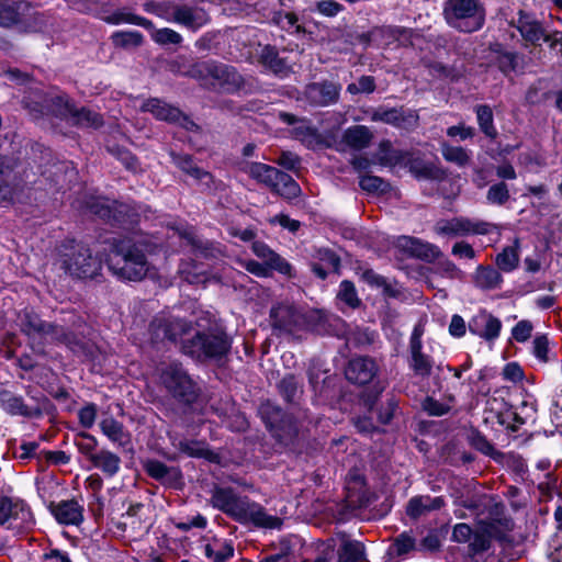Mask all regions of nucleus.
<instances>
[{"instance_id": "f257e3e1", "label": "nucleus", "mask_w": 562, "mask_h": 562, "mask_svg": "<svg viewBox=\"0 0 562 562\" xmlns=\"http://www.w3.org/2000/svg\"><path fill=\"white\" fill-rule=\"evenodd\" d=\"M30 114L37 119L52 113L80 127L98 128L102 125V116L86 106L78 108L66 94L32 92L23 100Z\"/></svg>"}, {"instance_id": "f03ea898", "label": "nucleus", "mask_w": 562, "mask_h": 562, "mask_svg": "<svg viewBox=\"0 0 562 562\" xmlns=\"http://www.w3.org/2000/svg\"><path fill=\"white\" fill-rule=\"evenodd\" d=\"M106 262L109 270L120 280L139 281L149 271L142 245L128 238L113 243Z\"/></svg>"}, {"instance_id": "7ed1b4c3", "label": "nucleus", "mask_w": 562, "mask_h": 562, "mask_svg": "<svg viewBox=\"0 0 562 562\" xmlns=\"http://www.w3.org/2000/svg\"><path fill=\"white\" fill-rule=\"evenodd\" d=\"M232 347V340L222 330L196 331L192 338L182 341V351L193 359L220 360Z\"/></svg>"}, {"instance_id": "20e7f679", "label": "nucleus", "mask_w": 562, "mask_h": 562, "mask_svg": "<svg viewBox=\"0 0 562 562\" xmlns=\"http://www.w3.org/2000/svg\"><path fill=\"white\" fill-rule=\"evenodd\" d=\"M159 379L167 392L183 404H192L199 396V387L180 362L164 363Z\"/></svg>"}, {"instance_id": "39448f33", "label": "nucleus", "mask_w": 562, "mask_h": 562, "mask_svg": "<svg viewBox=\"0 0 562 562\" xmlns=\"http://www.w3.org/2000/svg\"><path fill=\"white\" fill-rule=\"evenodd\" d=\"M443 13L450 26L467 33L480 30L485 20V10L479 0H447Z\"/></svg>"}, {"instance_id": "423d86ee", "label": "nucleus", "mask_w": 562, "mask_h": 562, "mask_svg": "<svg viewBox=\"0 0 562 562\" xmlns=\"http://www.w3.org/2000/svg\"><path fill=\"white\" fill-rule=\"evenodd\" d=\"M64 248L67 251L61 255V268L67 273L79 279H92L100 273L102 261L89 247L72 240Z\"/></svg>"}, {"instance_id": "0eeeda50", "label": "nucleus", "mask_w": 562, "mask_h": 562, "mask_svg": "<svg viewBox=\"0 0 562 562\" xmlns=\"http://www.w3.org/2000/svg\"><path fill=\"white\" fill-rule=\"evenodd\" d=\"M34 517L29 505L20 499L0 496V525L16 532L34 526Z\"/></svg>"}, {"instance_id": "6e6552de", "label": "nucleus", "mask_w": 562, "mask_h": 562, "mask_svg": "<svg viewBox=\"0 0 562 562\" xmlns=\"http://www.w3.org/2000/svg\"><path fill=\"white\" fill-rule=\"evenodd\" d=\"M494 228H496V226L492 223L464 216L439 220L434 226V231L437 235L448 237L487 235L492 233Z\"/></svg>"}, {"instance_id": "1a4fd4ad", "label": "nucleus", "mask_w": 562, "mask_h": 562, "mask_svg": "<svg viewBox=\"0 0 562 562\" xmlns=\"http://www.w3.org/2000/svg\"><path fill=\"white\" fill-rule=\"evenodd\" d=\"M159 15L166 22L182 25L193 32L209 22L207 13L202 8L187 4L168 7Z\"/></svg>"}, {"instance_id": "9d476101", "label": "nucleus", "mask_w": 562, "mask_h": 562, "mask_svg": "<svg viewBox=\"0 0 562 562\" xmlns=\"http://www.w3.org/2000/svg\"><path fill=\"white\" fill-rule=\"evenodd\" d=\"M234 519L241 524H252L258 528L266 529H280L282 526L281 518L269 515L260 504L247 497L243 498Z\"/></svg>"}, {"instance_id": "9b49d317", "label": "nucleus", "mask_w": 562, "mask_h": 562, "mask_svg": "<svg viewBox=\"0 0 562 562\" xmlns=\"http://www.w3.org/2000/svg\"><path fill=\"white\" fill-rule=\"evenodd\" d=\"M142 111L151 113L157 120L175 123L188 131L198 130V125L186 116L178 108L157 98L145 101Z\"/></svg>"}, {"instance_id": "f8f14e48", "label": "nucleus", "mask_w": 562, "mask_h": 562, "mask_svg": "<svg viewBox=\"0 0 562 562\" xmlns=\"http://www.w3.org/2000/svg\"><path fill=\"white\" fill-rule=\"evenodd\" d=\"M259 413L266 426L279 439L282 440L295 434L296 428L292 417L285 415L279 406L266 402L260 406Z\"/></svg>"}, {"instance_id": "ddd939ff", "label": "nucleus", "mask_w": 562, "mask_h": 562, "mask_svg": "<svg viewBox=\"0 0 562 562\" xmlns=\"http://www.w3.org/2000/svg\"><path fill=\"white\" fill-rule=\"evenodd\" d=\"M270 318L272 327L283 334H292L305 326L304 315L290 304L272 307Z\"/></svg>"}, {"instance_id": "4468645a", "label": "nucleus", "mask_w": 562, "mask_h": 562, "mask_svg": "<svg viewBox=\"0 0 562 562\" xmlns=\"http://www.w3.org/2000/svg\"><path fill=\"white\" fill-rule=\"evenodd\" d=\"M189 329V323L170 315L157 316L149 325V330L155 340L168 339L170 341H176L178 338L187 334Z\"/></svg>"}, {"instance_id": "2eb2a0df", "label": "nucleus", "mask_w": 562, "mask_h": 562, "mask_svg": "<svg viewBox=\"0 0 562 562\" xmlns=\"http://www.w3.org/2000/svg\"><path fill=\"white\" fill-rule=\"evenodd\" d=\"M21 328L29 336H50L53 339L60 340L67 345L71 342L70 336L63 328L53 324L43 322L36 314L25 311L20 316Z\"/></svg>"}, {"instance_id": "dca6fc26", "label": "nucleus", "mask_w": 562, "mask_h": 562, "mask_svg": "<svg viewBox=\"0 0 562 562\" xmlns=\"http://www.w3.org/2000/svg\"><path fill=\"white\" fill-rule=\"evenodd\" d=\"M340 90L339 83L324 80L307 85L304 97L313 105L327 106L338 101Z\"/></svg>"}, {"instance_id": "f3484780", "label": "nucleus", "mask_w": 562, "mask_h": 562, "mask_svg": "<svg viewBox=\"0 0 562 562\" xmlns=\"http://www.w3.org/2000/svg\"><path fill=\"white\" fill-rule=\"evenodd\" d=\"M379 366L368 356L352 358L345 371L346 378L353 384L366 385L378 374Z\"/></svg>"}, {"instance_id": "a211bd4d", "label": "nucleus", "mask_w": 562, "mask_h": 562, "mask_svg": "<svg viewBox=\"0 0 562 562\" xmlns=\"http://www.w3.org/2000/svg\"><path fill=\"white\" fill-rule=\"evenodd\" d=\"M469 330L486 341H494L499 337L502 322L487 311L482 310L469 322Z\"/></svg>"}, {"instance_id": "6ab92c4d", "label": "nucleus", "mask_w": 562, "mask_h": 562, "mask_svg": "<svg viewBox=\"0 0 562 562\" xmlns=\"http://www.w3.org/2000/svg\"><path fill=\"white\" fill-rule=\"evenodd\" d=\"M396 246L406 255L427 261L442 256L438 246L411 236H401Z\"/></svg>"}, {"instance_id": "aec40b11", "label": "nucleus", "mask_w": 562, "mask_h": 562, "mask_svg": "<svg viewBox=\"0 0 562 562\" xmlns=\"http://www.w3.org/2000/svg\"><path fill=\"white\" fill-rule=\"evenodd\" d=\"M401 155H391V143H379V150L372 157L363 156L362 154L355 155L350 162L352 167L359 171H366L373 165L394 166L400 161Z\"/></svg>"}, {"instance_id": "412c9836", "label": "nucleus", "mask_w": 562, "mask_h": 562, "mask_svg": "<svg viewBox=\"0 0 562 562\" xmlns=\"http://www.w3.org/2000/svg\"><path fill=\"white\" fill-rule=\"evenodd\" d=\"M0 407L11 416H22L26 418L40 417L37 406H29V403L23 396L8 389H0Z\"/></svg>"}, {"instance_id": "4be33fe9", "label": "nucleus", "mask_w": 562, "mask_h": 562, "mask_svg": "<svg viewBox=\"0 0 562 562\" xmlns=\"http://www.w3.org/2000/svg\"><path fill=\"white\" fill-rule=\"evenodd\" d=\"M422 333L415 328L409 341L411 361L409 368L417 376L428 378L431 374L434 361L422 351L423 345L420 340Z\"/></svg>"}, {"instance_id": "5701e85b", "label": "nucleus", "mask_w": 562, "mask_h": 562, "mask_svg": "<svg viewBox=\"0 0 562 562\" xmlns=\"http://www.w3.org/2000/svg\"><path fill=\"white\" fill-rule=\"evenodd\" d=\"M372 121H379L397 127L406 128L417 121V115L411 110L403 108H379L372 114Z\"/></svg>"}, {"instance_id": "b1692460", "label": "nucleus", "mask_w": 562, "mask_h": 562, "mask_svg": "<svg viewBox=\"0 0 562 562\" xmlns=\"http://www.w3.org/2000/svg\"><path fill=\"white\" fill-rule=\"evenodd\" d=\"M50 512L61 525L78 526L83 521V506L75 499L52 504Z\"/></svg>"}, {"instance_id": "393cba45", "label": "nucleus", "mask_w": 562, "mask_h": 562, "mask_svg": "<svg viewBox=\"0 0 562 562\" xmlns=\"http://www.w3.org/2000/svg\"><path fill=\"white\" fill-rule=\"evenodd\" d=\"M446 505L442 496L417 495L412 497L406 505V515L416 520L427 514L439 510Z\"/></svg>"}, {"instance_id": "a878e982", "label": "nucleus", "mask_w": 562, "mask_h": 562, "mask_svg": "<svg viewBox=\"0 0 562 562\" xmlns=\"http://www.w3.org/2000/svg\"><path fill=\"white\" fill-rule=\"evenodd\" d=\"M251 249L254 254L263 260L266 265L284 276H291L292 266L280 255L274 252L267 244L263 241H254L251 245Z\"/></svg>"}, {"instance_id": "bb28decb", "label": "nucleus", "mask_w": 562, "mask_h": 562, "mask_svg": "<svg viewBox=\"0 0 562 562\" xmlns=\"http://www.w3.org/2000/svg\"><path fill=\"white\" fill-rule=\"evenodd\" d=\"M401 155V159L394 166L408 167L409 171L417 178L435 179L438 177V170L430 164H426L419 157L411 153H403L391 148V155Z\"/></svg>"}, {"instance_id": "cd10ccee", "label": "nucleus", "mask_w": 562, "mask_h": 562, "mask_svg": "<svg viewBox=\"0 0 562 562\" xmlns=\"http://www.w3.org/2000/svg\"><path fill=\"white\" fill-rule=\"evenodd\" d=\"M244 497H239L233 488L217 487L214 490L211 503L213 507L235 518Z\"/></svg>"}, {"instance_id": "c85d7f7f", "label": "nucleus", "mask_w": 562, "mask_h": 562, "mask_svg": "<svg viewBox=\"0 0 562 562\" xmlns=\"http://www.w3.org/2000/svg\"><path fill=\"white\" fill-rule=\"evenodd\" d=\"M99 427L102 434L117 447H127L131 443V434L125 429L124 425L114 417L103 418Z\"/></svg>"}, {"instance_id": "c756f323", "label": "nucleus", "mask_w": 562, "mask_h": 562, "mask_svg": "<svg viewBox=\"0 0 562 562\" xmlns=\"http://www.w3.org/2000/svg\"><path fill=\"white\" fill-rule=\"evenodd\" d=\"M472 280L474 285L483 291L499 289L503 283L501 272L492 266H477Z\"/></svg>"}, {"instance_id": "7c9ffc66", "label": "nucleus", "mask_w": 562, "mask_h": 562, "mask_svg": "<svg viewBox=\"0 0 562 562\" xmlns=\"http://www.w3.org/2000/svg\"><path fill=\"white\" fill-rule=\"evenodd\" d=\"M260 60L268 69L279 77H286L292 68L285 58L279 56L274 47L267 45L260 52Z\"/></svg>"}, {"instance_id": "2f4dec72", "label": "nucleus", "mask_w": 562, "mask_h": 562, "mask_svg": "<svg viewBox=\"0 0 562 562\" xmlns=\"http://www.w3.org/2000/svg\"><path fill=\"white\" fill-rule=\"evenodd\" d=\"M280 119L288 124L291 136L296 140H305L315 137V128L306 119H297L289 113H280Z\"/></svg>"}, {"instance_id": "473e14b6", "label": "nucleus", "mask_w": 562, "mask_h": 562, "mask_svg": "<svg viewBox=\"0 0 562 562\" xmlns=\"http://www.w3.org/2000/svg\"><path fill=\"white\" fill-rule=\"evenodd\" d=\"M370 37L379 45H389L392 41H398L401 44H406L411 37V31L404 27L386 26L376 29L370 33Z\"/></svg>"}, {"instance_id": "72a5a7b5", "label": "nucleus", "mask_w": 562, "mask_h": 562, "mask_svg": "<svg viewBox=\"0 0 562 562\" xmlns=\"http://www.w3.org/2000/svg\"><path fill=\"white\" fill-rule=\"evenodd\" d=\"M91 462L100 469L106 476H114L121 468V458L105 449L100 450L91 457Z\"/></svg>"}, {"instance_id": "f704fd0d", "label": "nucleus", "mask_w": 562, "mask_h": 562, "mask_svg": "<svg viewBox=\"0 0 562 562\" xmlns=\"http://www.w3.org/2000/svg\"><path fill=\"white\" fill-rule=\"evenodd\" d=\"M270 190L289 200L301 194V188L297 182L290 175L280 170Z\"/></svg>"}, {"instance_id": "c9c22d12", "label": "nucleus", "mask_w": 562, "mask_h": 562, "mask_svg": "<svg viewBox=\"0 0 562 562\" xmlns=\"http://www.w3.org/2000/svg\"><path fill=\"white\" fill-rule=\"evenodd\" d=\"M519 240L505 247L495 258V263L501 271L512 272L519 265Z\"/></svg>"}, {"instance_id": "e433bc0d", "label": "nucleus", "mask_w": 562, "mask_h": 562, "mask_svg": "<svg viewBox=\"0 0 562 562\" xmlns=\"http://www.w3.org/2000/svg\"><path fill=\"white\" fill-rule=\"evenodd\" d=\"M517 23V27L526 41L537 43L543 37L540 24L530 15L520 12Z\"/></svg>"}, {"instance_id": "4c0bfd02", "label": "nucleus", "mask_w": 562, "mask_h": 562, "mask_svg": "<svg viewBox=\"0 0 562 562\" xmlns=\"http://www.w3.org/2000/svg\"><path fill=\"white\" fill-rule=\"evenodd\" d=\"M247 172L258 182L271 188L277 178L279 169L261 162H252L249 165Z\"/></svg>"}, {"instance_id": "58836bf2", "label": "nucleus", "mask_w": 562, "mask_h": 562, "mask_svg": "<svg viewBox=\"0 0 562 562\" xmlns=\"http://www.w3.org/2000/svg\"><path fill=\"white\" fill-rule=\"evenodd\" d=\"M172 445L179 449L182 453L193 458H209L211 452L206 445L199 440H172Z\"/></svg>"}, {"instance_id": "ea45409f", "label": "nucleus", "mask_w": 562, "mask_h": 562, "mask_svg": "<svg viewBox=\"0 0 562 562\" xmlns=\"http://www.w3.org/2000/svg\"><path fill=\"white\" fill-rule=\"evenodd\" d=\"M441 153L447 161L460 167L465 166L471 157V154L464 147L454 143H442Z\"/></svg>"}, {"instance_id": "a19ab883", "label": "nucleus", "mask_w": 562, "mask_h": 562, "mask_svg": "<svg viewBox=\"0 0 562 562\" xmlns=\"http://www.w3.org/2000/svg\"><path fill=\"white\" fill-rule=\"evenodd\" d=\"M364 553L363 544L357 540L345 541L339 549V562H358Z\"/></svg>"}, {"instance_id": "79ce46f5", "label": "nucleus", "mask_w": 562, "mask_h": 562, "mask_svg": "<svg viewBox=\"0 0 562 562\" xmlns=\"http://www.w3.org/2000/svg\"><path fill=\"white\" fill-rule=\"evenodd\" d=\"M20 20L18 3L13 0H0V25L12 26Z\"/></svg>"}, {"instance_id": "37998d69", "label": "nucleus", "mask_w": 562, "mask_h": 562, "mask_svg": "<svg viewBox=\"0 0 562 562\" xmlns=\"http://www.w3.org/2000/svg\"><path fill=\"white\" fill-rule=\"evenodd\" d=\"M278 389L282 397L292 403L301 393V386L293 374L285 375L278 384Z\"/></svg>"}, {"instance_id": "c03bdc74", "label": "nucleus", "mask_w": 562, "mask_h": 562, "mask_svg": "<svg viewBox=\"0 0 562 562\" xmlns=\"http://www.w3.org/2000/svg\"><path fill=\"white\" fill-rule=\"evenodd\" d=\"M194 72L206 74L217 80H226L231 75L229 68L227 66L217 65L210 61L196 64L194 67Z\"/></svg>"}, {"instance_id": "a18cd8bd", "label": "nucleus", "mask_w": 562, "mask_h": 562, "mask_svg": "<svg viewBox=\"0 0 562 562\" xmlns=\"http://www.w3.org/2000/svg\"><path fill=\"white\" fill-rule=\"evenodd\" d=\"M476 116L479 125L485 136L494 138L496 136V130L493 125V113L491 108L487 105L476 106Z\"/></svg>"}, {"instance_id": "49530a36", "label": "nucleus", "mask_w": 562, "mask_h": 562, "mask_svg": "<svg viewBox=\"0 0 562 562\" xmlns=\"http://www.w3.org/2000/svg\"><path fill=\"white\" fill-rule=\"evenodd\" d=\"M106 149L130 170L137 169V159L120 143H109Z\"/></svg>"}, {"instance_id": "de8ad7c7", "label": "nucleus", "mask_w": 562, "mask_h": 562, "mask_svg": "<svg viewBox=\"0 0 562 562\" xmlns=\"http://www.w3.org/2000/svg\"><path fill=\"white\" fill-rule=\"evenodd\" d=\"M272 20L279 27L285 30L289 33H297L301 31L297 16L293 12H276Z\"/></svg>"}, {"instance_id": "09e8293b", "label": "nucleus", "mask_w": 562, "mask_h": 562, "mask_svg": "<svg viewBox=\"0 0 562 562\" xmlns=\"http://www.w3.org/2000/svg\"><path fill=\"white\" fill-rule=\"evenodd\" d=\"M106 21L112 24L130 23L143 26L145 29L153 27V23L146 18L137 16L123 11L114 12L111 16L108 18Z\"/></svg>"}, {"instance_id": "8fccbe9b", "label": "nucleus", "mask_w": 562, "mask_h": 562, "mask_svg": "<svg viewBox=\"0 0 562 562\" xmlns=\"http://www.w3.org/2000/svg\"><path fill=\"white\" fill-rule=\"evenodd\" d=\"M172 159H173V162L180 169H182L184 172L191 175L192 177H194L196 179H204V178H209L210 177L209 172L203 171L202 169L196 167L194 165L193 160L191 159V157L188 156V155L172 156Z\"/></svg>"}, {"instance_id": "3c124183", "label": "nucleus", "mask_w": 562, "mask_h": 562, "mask_svg": "<svg viewBox=\"0 0 562 562\" xmlns=\"http://www.w3.org/2000/svg\"><path fill=\"white\" fill-rule=\"evenodd\" d=\"M151 38L159 45L175 44L178 45L182 42L180 33L169 27L155 29L151 32Z\"/></svg>"}, {"instance_id": "603ef678", "label": "nucleus", "mask_w": 562, "mask_h": 562, "mask_svg": "<svg viewBox=\"0 0 562 562\" xmlns=\"http://www.w3.org/2000/svg\"><path fill=\"white\" fill-rule=\"evenodd\" d=\"M204 552L213 562H226L233 557L234 549L228 543H221L218 548H215L213 544H206Z\"/></svg>"}, {"instance_id": "864d4df0", "label": "nucleus", "mask_w": 562, "mask_h": 562, "mask_svg": "<svg viewBox=\"0 0 562 562\" xmlns=\"http://www.w3.org/2000/svg\"><path fill=\"white\" fill-rule=\"evenodd\" d=\"M486 200L491 204L503 205L509 200V190L505 182H498L490 187Z\"/></svg>"}, {"instance_id": "5fc2aeb1", "label": "nucleus", "mask_w": 562, "mask_h": 562, "mask_svg": "<svg viewBox=\"0 0 562 562\" xmlns=\"http://www.w3.org/2000/svg\"><path fill=\"white\" fill-rule=\"evenodd\" d=\"M338 299L345 302L348 306L356 308L360 305L356 288L352 282L344 280L339 285Z\"/></svg>"}, {"instance_id": "6e6d98bb", "label": "nucleus", "mask_w": 562, "mask_h": 562, "mask_svg": "<svg viewBox=\"0 0 562 562\" xmlns=\"http://www.w3.org/2000/svg\"><path fill=\"white\" fill-rule=\"evenodd\" d=\"M393 548L397 555H404L416 549V539L411 531H404L394 539Z\"/></svg>"}, {"instance_id": "4d7b16f0", "label": "nucleus", "mask_w": 562, "mask_h": 562, "mask_svg": "<svg viewBox=\"0 0 562 562\" xmlns=\"http://www.w3.org/2000/svg\"><path fill=\"white\" fill-rule=\"evenodd\" d=\"M113 43L116 46H139L143 42V35L137 31L116 32L112 35Z\"/></svg>"}, {"instance_id": "13d9d810", "label": "nucleus", "mask_w": 562, "mask_h": 562, "mask_svg": "<svg viewBox=\"0 0 562 562\" xmlns=\"http://www.w3.org/2000/svg\"><path fill=\"white\" fill-rule=\"evenodd\" d=\"M359 186L362 190L368 192H385L389 184L386 181H384L382 178L372 176V175H364L360 177Z\"/></svg>"}, {"instance_id": "bf43d9fd", "label": "nucleus", "mask_w": 562, "mask_h": 562, "mask_svg": "<svg viewBox=\"0 0 562 562\" xmlns=\"http://www.w3.org/2000/svg\"><path fill=\"white\" fill-rule=\"evenodd\" d=\"M78 438L79 439L76 441L78 450L91 461V457L95 456L94 450L98 446L97 438L88 432L79 434Z\"/></svg>"}, {"instance_id": "052dcab7", "label": "nucleus", "mask_w": 562, "mask_h": 562, "mask_svg": "<svg viewBox=\"0 0 562 562\" xmlns=\"http://www.w3.org/2000/svg\"><path fill=\"white\" fill-rule=\"evenodd\" d=\"M375 89L374 78L371 76H362L359 78L358 82H352L348 85L347 92L351 94L358 93H371Z\"/></svg>"}, {"instance_id": "680f3d73", "label": "nucleus", "mask_w": 562, "mask_h": 562, "mask_svg": "<svg viewBox=\"0 0 562 562\" xmlns=\"http://www.w3.org/2000/svg\"><path fill=\"white\" fill-rule=\"evenodd\" d=\"M145 470L150 477L159 481H165L171 472L165 463L157 460H149L145 464Z\"/></svg>"}, {"instance_id": "e2e57ef3", "label": "nucleus", "mask_w": 562, "mask_h": 562, "mask_svg": "<svg viewBox=\"0 0 562 562\" xmlns=\"http://www.w3.org/2000/svg\"><path fill=\"white\" fill-rule=\"evenodd\" d=\"M532 329L531 322L522 319L513 327L512 336L516 341L525 342L530 338Z\"/></svg>"}, {"instance_id": "0e129e2a", "label": "nucleus", "mask_w": 562, "mask_h": 562, "mask_svg": "<svg viewBox=\"0 0 562 562\" xmlns=\"http://www.w3.org/2000/svg\"><path fill=\"white\" fill-rule=\"evenodd\" d=\"M423 408L430 416H442V415L448 414L451 407L447 404L440 403L439 401L428 396L423 402Z\"/></svg>"}, {"instance_id": "69168bd1", "label": "nucleus", "mask_w": 562, "mask_h": 562, "mask_svg": "<svg viewBox=\"0 0 562 562\" xmlns=\"http://www.w3.org/2000/svg\"><path fill=\"white\" fill-rule=\"evenodd\" d=\"M533 355L539 361L549 362V340L547 336L541 335L533 339Z\"/></svg>"}, {"instance_id": "338daca9", "label": "nucleus", "mask_w": 562, "mask_h": 562, "mask_svg": "<svg viewBox=\"0 0 562 562\" xmlns=\"http://www.w3.org/2000/svg\"><path fill=\"white\" fill-rule=\"evenodd\" d=\"M317 258L321 261L319 263L324 265L331 271H337L340 266L339 257L330 249H319L317 251Z\"/></svg>"}, {"instance_id": "774afa93", "label": "nucleus", "mask_w": 562, "mask_h": 562, "mask_svg": "<svg viewBox=\"0 0 562 562\" xmlns=\"http://www.w3.org/2000/svg\"><path fill=\"white\" fill-rule=\"evenodd\" d=\"M277 162L291 171H297L301 168V158L291 151H282Z\"/></svg>"}]
</instances>
